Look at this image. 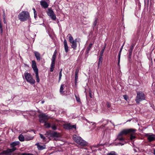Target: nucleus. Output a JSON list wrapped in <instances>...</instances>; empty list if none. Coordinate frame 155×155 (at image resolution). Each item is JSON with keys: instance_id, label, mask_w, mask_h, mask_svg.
I'll list each match as a JSON object with an SVG mask.
<instances>
[{"instance_id": "obj_43", "label": "nucleus", "mask_w": 155, "mask_h": 155, "mask_svg": "<svg viewBox=\"0 0 155 155\" xmlns=\"http://www.w3.org/2000/svg\"><path fill=\"white\" fill-rule=\"evenodd\" d=\"M118 65L119 66L120 64V57L118 56Z\"/></svg>"}, {"instance_id": "obj_29", "label": "nucleus", "mask_w": 155, "mask_h": 155, "mask_svg": "<svg viewBox=\"0 0 155 155\" xmlns=\"http://www.w3.org/2000/svg\"><path fill=\"white\" fill-rule=\"evenodd\" d=\"M44 125L47 128H49L50 127L51 125L50 123H48L46 121L44 122Z\"/></svg>"}, {"instance_id": "obj_26", "label": "nucleus", "mask_w": 155, "mask_h": 155, "mask_svg": "<svg viewBox=\"0 0 155 155\" xmlns=\"http://www.w3.org/2000/svg\"><path fill=\"white\" fill-rule=\"evenodd\" d=\"M78 72L77 71H76L75 73V84L76 83L78 79Z\"/></svg>"}, {"instance_id": "obj_9", "label": "nucleus", "mask_w": 155, "mask_h": 155, "mask_svg": "<svg viewBox=\"0 0 155 155\" xmlns=\"http://www.w3.org/2000/svg\"><path fill=\"white\" fill-rule=\"evenodd\" d=\"M48 15L49 16L51 19L53 20H55L56 19V16L54 14L53 11L51 9L48 8L47 12Z\"/></svg>"}, {"instance_id": "obj_12", "label": "nucleus", "mask_w": 155, "mask_h": 155, "mask_svg": "<svg viewBox=\"0 0 155 155\" xmlns=\"http://www.w3.org/2000/svg\"><path fill=\"white\" fill-rule=\"evenodd\" d=\"M146 136L147 137V139L148 141L150 142H151L153 141L155 139V135L152 134H147Z\"/></svg>"}, {"instance_id": "obj_27", "label": "nucleus", "mask_w": 155, "mask_h": 155, "mask_svg": "<svg viewBox=\"0 0 155 155\" xmlns=\"http://www.w3.org/2000/svg\"><path fill=\"white\" fill-rule=\"evenodd\" d=\"M64 84H61V85L60 89V92L61 94H63L64 93V92L63 91V90L64 89Z\"/></svg>"}, {"instance_id": "obj_25", "label": "nucleus", "mask_w": 155, "mask_h": 155, "mask_svg": "<svg viewBox=\"0 0 155 155\" xmlns=\"http://www.w3.org/2000/svg\"><path fill=\"white\" fill-rule=\"evenodd\" d=\"M35 76L36 77V81L38 83H39L40 82V79L38 75V72H35Z\"/></svg>"}, {"instance_id": "obj_5", "label": "nucleus", "mask_w": 155, "mask_h": 155, "mask_svg": "<svg viewBox=\"0 0 155 155\" xmlns=\"http://www.w3.org/2000/svg\"><path fill=\"white\" fill-rule=\"evenodd\" d=\"M145 96L144 93L141 91H138L137 93L135 98V101L137 104H139L142 101L145 100Z\"/></svg>"}, {"instance_id": "obj_2", "label": "nucleus", "mask_w": 155, "mask_h": 155, "mask_svg": "<svg viewBox=\"0 0 155 155\" xmlns=\"http://www.w3.org/2000/svg\"><path fill=\"white\" fill-rule=\"evenodd\" d=\"M45 135L48 138H50V137H54V139L56 140H59L61 137L60 134L55 131H50L47 132Z\"/></svg>"}, {"instance_id": "obj_23", "label": "nucleus", "mask_w": 155, "mask_h": 155, "mask_svg": "<svg viewBox=\"0 0 155 155\" xmlns=\"http://www.w3.org/2000/svg\"><path fill=\"white\" fill-rule=\"evenodd\" d=\"M18 139L21 141H24L25 140V137L22 134H20L19 136Z\"/></svg>"}, {"instance_id": "obj_45", "label": "nucleus", "mask_w": 155, "mask_h": 155, "mask_svg": "<svg viewBox=\"0 0 155 155\" xmlns=\"http://www.w3.org/2000/svg\"><path fill=\"white\" fill-rule=\"evenodd\" d=\"M106 105L108 107H110V105L108 102L107 103Z\"/></svg>"}, {"instance_id": "obj_18", "label": "nucleus", "mask_w": 155, "mask_h": 155, "mask_svg": "<svg viewBox=\"0 0 155 155\" xmlns=\"http://www.w3.org/2000/svg\"><path fill=\"white\" fill-rule=\"evenodd\" d=\"M34 138V137L31 136L30 135H26L25 136V140L26 141H28L32 140Z\"/></svg>"}, {"instance_id": "obj_32", "label": "nucleus", "mask_w": 155, "mask_h": 155, "mask_svg": "<svg viewBox=\"0 0 155 155\" xmlns=\"http://www.w3.org/2000/svg\"><path fill=\"white\" fill-rule=\"evenodd\" d=\"M56 55L53 54L51 59V62H55Z\"/></svg>"}, {"instance_id": "obj_46", "label": "nucleus", "mask_w": 155, "mask_h": 155, "mask_svg": "<svg viewBox=\"0 0 155 155\" xmlns=\"http://www.w3.org/2000/svg\"><path fill=\"white\" fill-rule=\"evenodd\" d=\"M21 155H33V154H31L30 153H23Z\"/></svg>"}, {"instance_id": "obj_30", "label": "nucleus", "mask_w": 155, "mask_h": 155, "mask_svg": "<svg viewBox=\"0 0 155 155\" xmlns=\"http://www.w3.org/2000/svg\"><path fill=\"white\" fill-rule=\"evenodd\" d=\"M116 153L114 151L110 152V153H107L106 155H116Z\"/></svg>"}, {"instance_id": "obj_37", "label": "nucleus", "mask_w": 155, "mask_h": 155, "mask_svg": "<svg viewBox=\"0 0 155 155\" xmlns=\"http://www.w3.org/2000/svg\"><path fill=\"white\" fill-rule=\"evenodd\" d=\"M97 20H98L97 18H95V20L94 22V24H93L94 26H95L96 25H97Z\"/></svg>"}, {"instance_id": "obj_15", "label": "nucleus", "mask_w": 155, "mask_h": 155, "mask_svg": "<svg viewBox=\"0 0 155 155\" xmlns=\"http://www.w3.org/2000/svg\"><path fill=\"white\" fill-rule=\"evenodd\" d=\"M64 44L65 51L66 53H67L69 51V48L67 44V41L66 39H64Z\"/></svg>"}, {"instance_id": "obj_50", "label": "nucleus", "mask_w": 155, "mask_h": 155, "mask_svg": "<svg viewBox=\"0 0 155 155\" xmlns=\"http://www.w3.org/2000/svg\"><path fill=\"white\" fill-rule=\"evenodd\" d=\"M154 154H155V149H154Z\"/></svg>"}, {"instance_id": "obj_35", "label": "nucleus", "mask_w": 155, "mask_h": 155, "mask_svg": "<svg viewBox=\"0 0 155 155\" xmlns=\"http://www.w3.org/2000/svg\"><path fill=\"white\" fill-rule=\"evenodd\" d=\"M62 69H61L59 73V81L61 80V78L62 76Z\"/></svg>"}, {"instance_id": "obj_51", "label": "nucleus", "mask_w": 155, "mask_h": 155, "mask_svg": "<svg viewBox=\"0 0 155 155\" xmlns=\"http://www.w3.org/2000/svg\"><path fill=\"white\" fill-rule=\"evenodd\" d=\"M0 31H2V30L1 29Z\"/></svg>"}, {"instance_id": "obj_41", "label": "nucleus", "mask_w": 155, "mask_h": 155, "mask_svg": "<svg viewBox=\"0 0 155 155\" xmlns=\"http://www.w3.org/2000/svg\"><path fill=\"white\" fill-rule=\"evenodd\" d=\"M135 138V136L133 135H131L130 137V139L131 140L134 139Z\"/></svg>"}, {"instance_id": "obj_22", "label": "nucleus", "mask_w": 155, "mask_h": 155, "mask_svg": "<svg viewBox=\"0 0 155 155\" xmlns=\"http://www.w3.org/2000/svg\"><path fill=\"white\" fill-rule=\"evenodd\" d=\"M55 64V62H51V67L50 68V71L51 72H52L54 70V66Z\"/></svg>"}, {"instance_id": "obj_19", "label": "nucleus", "mask_w": 155, "mask_h": 155, "mask_svg": "<svg viewBox=\"0 0 155 155\" xmlns=\"http://www.w3.org/2000/svg\"><path fill=\"white\" fill-rule=\"evenodd\" d=\"M87 122H88L90 124H91V125L90 128L91 130L94 129L96 127V124L94 122H90L89 121H87Z\"/></svg>"}, {"instance_id": "obj_44", "label": "nucleus", "mask_w": 155, "mask_h": 155, "mask_svg": "<svg viewBox=\"0 0 155 155\" xmlns=\"http://www.w3.org/2000/svg\"><path fill=\"white\" fill-rule=\"evenodd\" d=\"M5 13H3V18H4V22L5 23H6V21L5 20Z\"/></svg>"}, {"instance_id": "obj_14", "label": "nucleus", "mask_w": 155, "mask_h": 155, "mask_svg": "<svg viewBox=\"0 0 155 155\" xmlns=\"http://www.w3.org/2000/svg\"><path fill=\"white\" fill-rule=\"evenodd\" d=\"M32 68L35 73L38 72V69L37 68L36 63L35 61H32Z\"/></svg>"}, {"instance_id": "obj_6", "label": "nucleus", "mask_w": 155, "mask_h": 155, "mask_svg": "<svg viewBox=\"0 0 155 155\" xmlns=\"http://www.w3.org/2000/svg\"><path fill=\"white\" fill-rule=\"evenodd\" d=\"M24 76L25 79L28 82L31 84H35V81L30 73L25 72L24 73Z\"/></svg>"}, {"instance_id": "obj_17", "label": "nucleus", "mask_w": 155, "mask_h": 155, "mask_svg": "<svg viewBox=\"0 0 155 155\" xmlns=\"http://www.w3.org/2000/svg\"><path fill=\"white\" fill-rule=\"evenodd\" d=\"M34 53L37 60L38 61H40L41 60V57L40 53L36 51H34Z\"/></svg>"}, {"instance_id": "obj_38", "label": "nucleus", "mask_w": 155, "mask_h": 155, "mask_svg": "<svg viewBox=\"0 0 155 155\" xmlns=\"http://www.w3.org/2000/svg\"><path fill=\"white\" fill-rule=\"evenodd\" d=\"M133 50V47L132 46L130 48V50H129V53L131 55L132 54V53Z\"/></svg>"}, {"instance_id": "obj_42", "label": "nucleus", "mask_w": 155, "mask_h": 155, "mask_svg": "<svg viewBox=\"0 0 155 155\" xmlns=\"http://www.w3.org/2000/svg\"><path fill=\"white\" fill-rule=\"evenodd\" d=\"M123 97L124 99H125L126 101H127V99H128V96L127 95H124L123 96Z\"/></svg>"}, {"instance_id": "obj_24", "label": "nucleus", "mask_w": 155, "mask_h": 155, "mask_svg": "<svg viewBox=\"0 0 155 155\" xmlns=\"http://www.w3.org/2000/svg\"><path fill=\"white\" fill-rule=\"evenodd\" d=\"M67 36L69 37V41L70 43L74 41L73 38L70 34H68Z\"/></svg>"}, {"instance_id": "obj_39", "label": "nucleus", "mask_w": 155, "mask_h": 155, "mask_svg": "<svg viewBox=\"0 0 155 155\" xmlns=\"http://www.w3.org/2000/svg\"><path fill=\"white\" fill-rule=\"evenodd\" d=\"M51 128L54 130H56L57 129L56 126L55 125H53L51 126Z\"/></svg>"}, {"instance_id": "obj_7", "label": "nucleus", "mask_w": 155, "mask_h": 155, "mask_svg": "<svg viewBox=\"0 0 155 155\" xmlns=\"http://www.w3.org/2000/svg\"><path fill=\"white\" fill-rule=\"evenodd\" d=\"M20 143V142L18 141H15L13 142L10 144L11 147L12 148V149H8L6 151L7 153H9L12 152L16 150V148L15 147L18 145Z\"/></svg>"}, {"instance_id": "obj_34", "label": "nucleus", "mask_w": 155, "mask_h": 155, "mask_svg": "<svg viewBox=\"0 0 155 155\" xmlns=\"http://www.w3.org/2000/svg\"><path fill=\"white\" fill-rule=\"evenodd\" d=\"M124 43L123 45H122V47H121V48L120 49V50L119 51V54H118V56L120 57L121 52L122 49L123 48V46L124 45Z\"/></svg>"}, {"instance_id": "obj_13", "label": "nucleus", "mask_w": 155, "mask_h": 155, "mask_svg": "<svg viewBox=\"0 0 155 155\" xmlns=\"http://www.w3.org/2000/svg\"><path fill=\"white\" fill-rule=\"evenodd\" d=\"M76 125H71L70 124H66L64 125V127L66 129H71L73 128H76Z\"/></svg>"}, {"instance_id": "obj_28", "label": "nucleus", "mask_w": 155, "mask_h": 155, "mask_svg": "<svg viewBox=\"0 0 155 155\" xmlns=\"http://www.w3.org/2000/svg\"><path fill=\"white\" fill-rule=\"evenodd\" d=\"M102 57L100 56V58H99V61H98V67H99V66L100 64H101L102 62Z\"/></svg>"}, {"instance_id": "obj_4", "label": "nucleus", "mask_w": 155, "mask_h": 155, "mask_svg": "<svg viewBox=\"0 0 155 155\" xmlns=\"http://www.w3.org/2000/svg\"><path fill=\"white\" fill-rule=\"evenodd\" d=\"M73 139L76 142L81 146H85L87 145V142L78 136L74 135L73 137Z\"/></svg>"}, {"instance_id": "obj_40", "label": "nucleus", "mask_w": 155, "mask_h": 155, "mask_svg": "<svg viewBox=\"0 0 155 155\" xmlns=\"http://www.w3.org/2000/svg\"><path fill=\"white\" fill-rule=\"evenodd\" d=\"M75 97L77 101L78 102H80V99L79 97L77 96L76 95H75Z\"/></svg>"}, {"instance_id": "obj_1", "label": "nucleus", "mask_w": 155, "mask_h": 155, "mask_svg": "<svg viewBox=\"0 0 155 155\" xmlns=\"http://www.w3.org/2000/svg\"><path fill=\"white\" fill-rule=\"evenodd\" d=\"M135 129H124L121 131L117 136L116 140H119L120 142L117 144H115V145H123L125 143V138L123 137L124 135H126L128 133H133L136 131Z\"/></svg>"}, {"instance_id": "obj_36", "label": "nucleus", "mask_w": 155, "mask_h": 155, "mask_svg": "<svg viewBox=\"0 0 155 155\" xmlns=\"http://www.w3.org/2000/svg\"><path fill=\"white\" fill-rule=\"evenodd\" d=\"M39 135H40V137L41 139H42L43 140L45 141V139H46L45 137V136H44L42 134H39Z\"/></svg>"}, {"instance_id": "obj_11", "label": "nucleus", "mask_w": 155, "mask_h": 155, "mask_svg": "<svg viewBox=\"0 0 155 155\" xmlns=\"http://www.w3.org/2000/svg\"><path fill=\"white\" fill-rule=\"evenodd\" d=\"M45 1L48 2H49V0H42L40 2V4L41 7L44 8H48L49 5Z\"/></svg>"}, {"instance_id": "obj_31", "label": "nucleus", "mask_w": 155, "mask_h": 155, "mask_svg": "<svg viewBox=\"0 0 155 155\" xmlns=\"http://www.w3.org/2000/svg\"><path fill=\"white\" fill-rule=\"evenodd\" d=\"M105 48V47H104L103 48V49L100 52V56L102 57L103 54L104 53Z\"/></svg>"}, {"instance_id": "obj_21", "label": "nucleus", "mask_w": 155, "mask_h": 155, "mask_svg": "<svg viewBox=\"0 0 155 155\" xmlns=\"http://www.w3.org/2000/svg\"><path fill=\"white\" fill-rule=\"evenodd\" d=\"M93 45L92 43H90L89 44L88 46L87 47L86 51L85 53L86 54H88L89 53V51L91 49L92 46Z\"/></svg>"}, {"instance_id": "obj_47", "label": "nucleus", "mask_w": 155, "mask_h": 155, "mask_svg": "<svg viewBox=\"0 0 155 155\" xmlns=\"http://www.w3.org/2000/svg\"><path fill=\"white\" fill-rule=\"evenodd\" d=\"M56 51L54 52L53 54H55V55H56Z\"/></svg>"}, {"instance_id": "obj_3", "label": "nucleus", "mask_w": 155, "mask_h": 155, "mask_svg": "<svg viewBox=\"0 0 155 155\" xmlns=\"http://www.w3.org/2000/svg\"><path fill=\"white\" fill-rule=\"evenodd\" d=\"M18 17L19 20L21 21H26L30 18L29 13L26 11H22L21 12Z\"/></svg>"}, {"instance_id": "obj_49", "label": "nucleus", "mask_w": 155, "mask_h": 155, "mask_svg": "<svg viewBox=\"0 0 155 155\" xmlns=\"http://www.w3.org/2000/svg\"><path fill=\"white\" fill-rule=\"evenodd\" d=\"M44 102H45V101H41V103L42 104H44Z\"/></svg>"}, {"instance_id": "obj_10", "label": "nucleus", "mask_w": 155, "mask_h": 155, "mask_svg": "<svg viewBox=\"0 0 155 155\" xmlns=\"http://www.w3.org/2000/svg\"><path fill=\"white\" fill-rule=\"evenodd\" d=\"M39 121L41 123H44L48 120L47 116L42 114L39 115Z\"/></svg>"}, {"instance_id": "obj_20", "label": "nucleus", "mask_w": 155, "mask_h": 155, "mask_svg": "<svg viewBox=\"0 0 155 155\" xmlns=\"http://www.w3.org/2000/svg\"><path fill=\"white\" fill-rule=\"evenodd\" d=\"M36 145L37 146V148L39 150H42L45 148V145L43 146L40 145L39 143H37Z\"/></svg>"}, {"instance_id": "obj_16", "label": "nucleus", "mask_w": 155, "mask_h": 155, "mask_svg": "<svg viewBox=\"0 0 155 155\" xmlns=\"http://www.w3.org/2000/svg\"><path fill=\"white\" fill-rule=\"evenodd\" d=\"M77 39H76L74 40V41L71 42V47L73 48L74 49H76L77 47Z\"/></svg>"}, {"instance_id": "obj_48", "label": "nucleus", "mask_w": 155, "mask_h": 155, "mask_svg": "<svg viewBox=\"0 0 155 155\" xmlns=\"http://www.w3.org/2000/svg\"><path fill=\"white\" fill-rule=\"evenodd\" d=\"M89 94H90V97H91V98H92V97L91 96V92H89Z\"/></svg>"}, {"instance_id": "obj_33", "label": "nucleus", "mask_w": 155, "mask_h": 155, "mask_svg": "<svg viewBox=\"0 0 155 155\" xmlns=\"http://www.w3.org/2000/svg\"><path fill=\"white\" fill-rule=\"evenodd\" d=\"M33 10L34 11V17L35 18H36V17H37V13L36 11L35 10V9L34 8H33Z\"/></svg>"}, {"instance_id": "obj_8", "label": "nucleus", "mask_w": 155, "mask_h": 155, "mask_svg": "<svg viewBox=\"0 0 155 155\" xmlns=\"http://www.w3.org/2000/svg\"><path fill=\"white\" fill-rule=\"evenodd\" d=\"M103 146L104 144H97L94 145L93 146L91 147V149L92 150H94V149H95L96 150H100V149L101 148H103ZM101 150L102 151V152H106L105 151H107V150H105L104 148H102V150Z\"/></svg>"}]
</instances>
